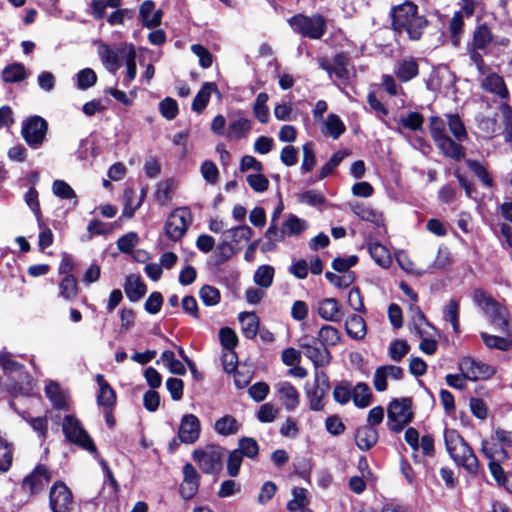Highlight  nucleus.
<instances>
[{
  "label": "nucleus",
  "instance_id": "1",
  "mask_svg": "<svg viewBox=\"0 0 512 512\" xmlns=\"http://www.w3.org/2000/svg\"><path fill=\"white\" fill-rule=\"evenodd\" d=\"M389 15L391 29L398 34L405 33L411 41H419L429 25L427 17L419 13L418 5L410 0L392 6Z\"/></svg>",
  "mask_w": 512,
  "mask_h": 512
},
{
  "label": "nucleus",
  "instance_id": "2",
  "mask_svg": "<svg viewBox=\"0 0 512 512\" xmlns=\"http://www.w3.org/2000/svg\"><path fill=\"white\" fill-rule=\"evenodd\" d=\"M429 132L436 147L448 158L459 161L465 157V148L446 133V123L439 116L429 118Z\"/></svg>",
  "mask_w": 512,
  "mask_h": 512
},
{
  "label": "nucleus",
  "instance_id": "3",
  "mask_svg": "<svg viewBox=\"0 0 512 512\" xmlns=\"http://www.w3.org/2000/svg\"><path fill=\"white\" fill-rule=\"evenodd\" d=\"M292 31L303 38L311 40L321 39L327 32V21L322 14L315 13L311 16L297 13L287 19Z\"/></svg>",
  "mask_w": 512,
  "mask_h": 512
},
{
  "label": "nucleus",
  "instance_id": "4",
  "mask_svg": "<svg viewBox=\"0 0 512 512\" xmlns=\"http://www.w3.org/2000/svg\"><path fill=\"white\" fill-rule=\"evenodd\" d=\"M62 431L68 442L88 451L95 457L98 456V449L93 439L84 429L81 421L75 415L68 414L64 416Z\"/></svg>",
  "mask_w": 512,
  "mask_h": 512
},
{
  "label": "nucleus",
  "instance_id": "5",
  "mask_svg": "<svg viewBox=\"0 0 512 512\" xmlns=\"http://www.w3.org/2000/svg\"><path fill=\"white\" fill-rule=\"evenodd\" d=\"M414 419L412 399L404 397L393 399L387 409V427L395 434L400 433Z\"/></svg>",
  "mask_w": 512,
  "mask_h": 512
},
{
  "label": "nucleus",
  "instance_id": "6",
  "mask_svg": "<svg viewBox=\"0 0 512 512\" xmlns=\"http://www.w3.org/2000/svg\"><path fill=\"white\" fill-rule=\"evenodd\" d=\"M192 222V214L188 207H179L174 209L164 225L166 237L173 241H180L186 234Z\"/></svg>",
  "mask_w": 512,
  "mask_h": 512
},
{
  "label": "nucleus",
  "instance_id": "7",
  "mask_svg": "<svg viewBox=\"0 0 512 512\" xmlns=\"http://www.w3.org/2000/svg\"><path fill=\"white\" fill-rule=\"evenodd\" d=\"M48 122L39 115L27 117L21 126V135L32 149L40 148L46 140Z\"/></svg>",
  "mask_w": 512,
  "mask_h": 512
},
{
  "label": "nucleus",
  "instance_id": "8",
  "mask_svg": "<svg viewBox=\"0 0 512 512\" xmlns=\"http://www.w3.org/2000/svg\"><path fill=\"white\" fill-rule=\"evenodd\" d=\"M225 449L219 445L208 446L206 450L196 449L192 458L198 463L204 474H216L223 468Z\"/></svg>",
  "mask_w": 512,
  "mask_h": 512
},
{
  "label": "nucleus",
  "instance_id": "9",
  "mask_svg": "<svg viewBox=\"0 0 512 512\" xmlns=\"http://www.w3.org/2000/svg\"><path fill=\"white\" fill-rule=\"evenodd\" d=\"M298 346L303 349L304 355L311 360L316 370L331 363L332 354L324 345L320 344L314 336L302 335L298 339Z\"/></svg>",
  "mask_w": 512,
  "mask_h": 512
},
{
  "label": "nucleus",
  "instance_id": "10",
  "mask_svg": "<svg viewBox=\"0 0 512 512\" xmlns=\"http://www.w3.org/2000/svg\"><path fill=\"white\" fill-rule=\"evenodd\" d=\"M52 477L51 469L46 464L39 463L23 478L21 488L30 497L39 495L51 482Z\"/></svg>",
  "mask_w": 512,
  "mask_h": 512
},
{
  "label": "nucleus",
  "instance_id": "11",
  "mask_svg": "<svg viewBox=\"0 0 512 512\" xmlns=\"http://www.w3.org/2000/svg\"><path fill=\"white\" fill-rule=\"evenodd\" d=\"M329 390L330 381L327 373L322 370H315L313 387L305 389L309 409L316 412L322 411L325 407L324 399Z\"/></svg>",
  "mask_w": 512,
  "mask_h": 512
},
{
  "label": "nucleus",
  "instance_id": "12",
  "mask_svg": "<svg viewBox=\"0 0 512 512\" xmlns=\"http://www.w3.org/2000/svg\"><path fill=\"white\" fill-rule=\"evenodd\" d=\"M74 497L71 489L62 480L55 481L49 490V507L52 512H72Z\"/></svg>",
  "mask_w": 512,
  "mask_h": 512
},
{
  "label": "nucleus",
  "instance_id": "13",
  "mask_svg": "<svg viewBox=\"0 0 512 512\" xmlns=\"http://www.w3.org/2000/svg\"><path fill=\"white\" fill-rule=\"evenodd\" d=\"M177 434L182 444H194L198 441L201 434V423L194 414H185L182 416Z\"/></svg>",
  "mask_w": 512,
  "mask_h": 512
},
{
  "label": "nucleus",
  "instance_id": "14",
  "mask_svg": "<svg viewBox=\"0 0 512 512\" xmlns=\"http://www.w3.org/2000/svg\"><path fill=\"white\" fill-rule=\"evenodd\" d=\"M450 458L457 466L463 467L468 473L472 475L478 473L480 467L479 460L466 440L459 445L458 450H455Z\"/></svg>",
  "mask_w": 512,
  "mask_h": 512
},
{
  "label": "nucleus",
  "instance_id": "15",
  "mask_svg": "<svg viewBox=\"0 0 512 512\" xmlns=\"http://www.w3.org/2000/svg\"><path fill=\"white\" fill-rule=\"evenodd\" d=\"M201 476L191 463L183 466V481L179 487V494L184 500H191L198 492Z\"/></svg>",
  "mask_w": 512,
  "mask_h": 512
},
{
  "label": "nucleus",
  "instance_id": "16",
  "mask_svg": "<svg viewBox=\"0 0 512 512\" xmlns=\"http://www.w3.org/2000/svg\"><path fill=\"white\" fill-rule=\"evenodd\" d=\"M459 367L461 371L466 372L468 380L473 382L478 379H489L496 373L492 366L471 357L463 358L459 363Z\"/></svg>",
  "mask_w": 512,
  "mask_h": 512
},
{
  "label": "nucleus",
  "instance_id": "17",
  "mask_svg": "<svg viewBox=\"0 0 512 512\" xmlns=\"http://www.w3.org/2000/svg\"><path fill=\"white\" fill-rule=\"evenodd\" d=\"M128 46L129 44L125 43L116 50H113L108 44H101L98 48V55L109 70L115 71L122 66L119 56L124 57Z\"/></svg>",
  "mask_w": 512,
  "mask_h": 512
},
{
  "label": "nucleus",
  "instance_id": "18",
  "mask_svg": "<svg viewBox=\"0 0 512 512\" xmlns=\"http://www.w3.org/2000/svg\"><path fill=\"white\" fill-rule=\"evenodd\" d=\"M163 11L155 10V2L153 0H145L139 7V18L142 26L148 29L158 27L162 22Z\"/></svg>",
  "mask_w": 512,
  "mask_h": 512
},
{
  "label": "nucleus",
  "instance_id": "19",
  "mask_svg": "<svg viewBox=\"0 0 512 512\" xmlns=\"http://www.w3.org/2000/svg\"><path fill=\"white\" fill-rule=\"evenodd\" d=\"M96 382L99 386L96 401L102 408L116 407L117 394L103 374H97Z\"/></svg>",
  "mask_w": 512,
  "mask_h": 512
},
{
  "label": "nucleus",
  "instance_id": "20",
  "mask_svg": "<svg viewBox=\"0 0 512 512\" xmlns=\"http://www.w3.org/2000/svg\"><path fill=\"white\" fill-rule=\"evenodd\" d=\"M481 87L483 90L495 94L501 99L508 100L510 98V92L504 78L495 72L489 73L483 79Z\"/></svg>",
  "mask_w": 512,
  "mask_h": 512
},
{
  "label": "nucleus",
  "instance_id": "21",
  "mask_svg": "<svg viewBox=\"0 0 512 512\" xmlns=\"http://www.w3.org/2000/svg\"><path fill=\"white\" fill-rule=\"evenodd\" d=\"M379 439L378 431L371 425L359 426L354 435L356 446L362 451H368L376 445Z\"/></svg>",
  "mask_w": 512,
  "mask_h": 512
},
{
  "label": "nucleus",
  "instance_id": "22",
  "mask_svg": "<svg viewBox=\"0 0 512 512\" xmlns=\"http://www.w3.org/2000/svg\"><path fill=\"white\" fill-rule=\"evenodd\" d=\"M394 74L400 82H409L418 76L419 64L413 57L400 59L395 65Z\"/></svg>",
  "mask_w": 512,
  "mask_h": 512
},
{
  "label": "nucleus",
  "instance_id": "23",
  "mask_svg": "<svg viewBox=\"0 0 512 512\" xmlns=\"http://www.w3.org/2000/svg\"><path fill=\"white\" fill-rule=\"evenodd\" d=\"M319 316L331 322H339L343 318V312L340 309V303L336 298H325L319 302Z\"/></svg>",
  "mask_w": 512,
  "mask_h": 512
},
{
  "label": "nucleus",
  "instance_id": "24",
  "mask_svg": "<svg viewBox=\"0 0 512 512\" xmlns=\"http://www.w3.org/2000/svg\"><path fill=\"white\" fill-rule=\"evenodd\" d=\"M124 292L131 302H137L145 296L147 286L140 276L129 275L125 280Z\"/></svg>",
  "mask_w": 512,
  "mask_h": 512
},
{
  "label": "nucleus",
  "instance_id": "25",
  "mask_svg": "<svg viewBox=\"0 0 512 512\" xmlns=\"http://www.w3.org/2000/svg\"><path fill=\"white\" fill-rule=\"evenodd\" d=\"M236 253L237 251L234 246L230 242L223 240L217 245L215 252L211 255L209 264L215 270H219L220 267L230 260Z\"/></svg>",
  "mask_w": 512,
  "mask_h": 512
},
{
  "label": "nucleus",
  "instance_id": "26",
  "mask_svg": "<svg viewBox=\"0 0 512 512\" xmlns=\"http://www.w3.org/2000/svg\"><path fill=\"white\" fill-rule=\"evenodd\" d=\"M278 392L280 400L288 411H293L299 406L300 394L292 383L288 381L280 383Z\"/></svg>",
  "mask_w": 512,
  "mask_h": 512
},
{
  "label": "nucleus",
  "instance_id": "27",
  "mask_svg": "<svg viewBox=\"0 0 512 512\" xmlns=\"http://www.w3.org/2000/svg\"><path fill=\"white\" fill-rule=\"evenodd\" d=\"M212 92H219L216 83L204 82L192 101V110L196 113H202L209 104Z\"/></svg>",
  "mask_w": 512,
  "mask_h": 512
},
{
  "label": "nucleus",
  "instance_id": "28",
  "mask_svg": "<svg viewBox=\"0 0 512 512\" xmlns=\"http://www.w3.org/2000/svg\"><path fill=\"white\" fill-rule=\"evenodd\" d=\"M350 64V57L346 52H339L333 57V68L332 75H335L337 79L341 81L343 85H347L350 82V72L348 66Z\"/></svg>",
  "mask_w": 512,
  "mask_h": 512
},
{
  "label": "nucleus",
  "instance_id": "29",
  "mask_svg": "<svg viewBox=\"0 0 512 512\" xmlns=\"http://www.w3.org/2000/svg\"><path fill=\"white\" fill-rule=\"evenodd\" d=\"M345 330L350 338L361 340L367 333L366 322L362 316L352 314L345 322Z\"/></svg>",
  "mask_w": 512,
  "mask_h": 512
},
{
  "label": "nucleus",
  "instance_id": "30",
  "mask_svg": "<svg viewBox=\"0 0 512 512\" xmlns=\"http://www.w3.org/2000/svg\"><path fill=\"white\" fill-rule=\"evenodd\" d=\"M352 211L363 221L370 222L377 227L384 226L382 213L376 211L370 206H365L362 203H356L352 206Z\"/></svg>",
  "mask_w": 512,
  "mask_h": 512
},
{
  "label": "nucleus",
  "instance_id": "31",
  "mask_svg": "<svg viewBox=\"0 0 512 512\" xmlns=\"http://www.w3.org/2000/svg\"><path fill=\"white\" fill-rule=\"evenodd\" d=\"M238 320L243 324L242 333L247 339H254L259 331L260 321L255 312H241Z\"/></svg>",
  "mask_w": 512,
  "mask_h": 512
},
{
  "label": "nucleus",
  "instance_id": "32",
  "mask_svg": "<svg viewBox=\"0 0 512 512\" xmlns=\"http://www.w3.org/2000/svg\"><path fill=\"white\" fill-rule=\"evenodd\" d=\"M58 290V297L65 301H73L80 293L76 277H61Z\"/></svg>",
  "mask_w": 512,
  "mask_h": 512
},
{
  "label": "nucleus",
  "instance_id": "33",
  "mask_svg": "<svg viewBox=\"0 0 512 512\" xmlns=\"http://www.w3.org/2000/svg\"><path fill=\"white\" fill-rule=\"evenodd\" d=\"M491 323L501 332L508 333L509 330V312L499 302L491 307Z\"/></svg>",
  "mask_w": 512,
  "mask_h": 512
},
{
  "label": "nucleus",
  "instance_id": "34",
  "mask_svg": "<svg viewBox=\"0 0 512 512\" xmlns=\"http://www.w3.org/2000/svg\"><path fill=\"white\" fill-rule=\"evenodd\" d=\"M506 337L491 335L486 332H481L480 337L483 341V343L488 347L489 349H496L500 351H508L512 347V338L511 334L508 331V333H505Z\"/></svg>",
  "mask_w": 512,
  "mask_h": 512
},
{
  "label": "nucleus",
  "instance_id": "35",
  "mask_svg": "<svg viewBox=\"0 0 512 512\" xmlns=\"http://www.w3.org/2000/svg\"><path fill=\"white\" fill-rule=\"evenodd\" d=\"M493 40V33L487 23L477 24L472 37V42L469 43L475 48L485 49Z\"/></svg>",
  "mask_w": 512,
  "mask_h": 512
},
{
  "label": "nucleus",
  "instance_id": "36",
  "mask_svg": "<svg viewBox=\"0 0 512 512\" xmlns=\"http://www.w3.org/2000/svg\"><path fill=\"white\" fill-rule=\"evenodd\" d=\"M1 77L6 83H19L27 78L26 68L18 62L8 64L2 70Z\"/></svg>",
  "mask_w": 512,
  "mask_h": 512
},
{
  "label": "nucleus",
  "instance_id": "37",
  "mask_svg": "<svg viewBox=\"0 0 512 512\" xmlns=\"http://www.w3.org/2000/svg\"><path fill=\"white\" fill-rule=\"evenodd\" d=\"M121 5L122 0H91L88 13L98 21L106 16L107 8H118Z\"/></svg>",
  "mask_w": 512,
  "mask_h": 512
},
{
  "label": "nucleus",
  "instance_id": "38",
  "mask_svg": "<svg viewBox=\"0 0 512 512\" xmlns=\"http://www.w3.org/2000/svg\"><path fill=\"white\" fill-rule=\"evenodd\" d=\"M305 230V221L294 214H290L280 229V242L285 236H298Z\"/></svg>",
  "mask_w": 512,
  "mask_h": 512
},
{
  "label": "nucleus",
  "instance_id": "39",
  "mask_svg": "<svg viewBox=\"0 0 512 512\" xmlns=\"http://www.w3.org/2000/svg\"><path fill=\"white\" fill-rule=\"evenodd\" d=\"M315 338L320 344L329 349V347H334L340 343L341 333L337 328L331 325H323L318 331V336Z\"/></svg>",
  "mask_w": 512,
  "mask_h": 512
},
{
  "label": "nucleus",
  "instance_id": "40",
  "mask_svg": "<svg viewBox=\"0 0 512 512\" xmlns=\"http://www.w3.org/2000/svg\"><path fill=\"white\" fill-rule=\"evenodd\" d=\"M240 425L237 419L232 415H225L217 419L214 423V430L221 436H229L239 431Z\"/></svg>",
  "mask_w": 512,
  "mask_h": 512
},
{
  "label": "nucleus",
  "instance_id": "41",
  "mask_svg": "<svg viewBox=\"0 0 512 512\" xmlns=\"http://www.w3.org/2000/svg\"><path fill=\"white\" fill-rule=\"evenodd\" d=\"M368 251L372 259L381 267L388 268L391 265V255L388 249L379 242L370 243Z\"/></svg>",
  "mask_w": 512,
  "mask_h": 512
},
{
  "label": "nucleus",
  "instance_id": "42",
  "mask_svg": "<svg viewBox=\"0 0 512 512\" xmlns=\"http://www.w3.org/2000/svg\"><path fill=\"white\" fill-rule=\"evenodd\" d=\"M252 128V123L248 118H239L232 121L227 130L229 139L239 140L247 136Z\"/></svg>",
  "mask_w": 512,
  "mask_h": 512
},
{
  "label": "nucleus",
  "instance_id": "43",
  "mask_svg": "<svg viewBox=\"0 0 512 512\" xmlns=\"http://www.w3.org/2000/svg\"><path fill=\"white\" fill-rule=\"evenodd\" d=\"M466 165L470 171L481 181V183L488 188H492L494 181L486 167L478 160L467 159Z\"/></svg>",
  "mask_w": 512,
  "mask_h": 512
},
{
  "label": "nucleus",
  "instance_id": "44",
  "mask_svg": "<svg viewBox=\"0 0 512 512\" xmlns=\"http://www.w3.org/2000/svg\"><path fill=\"white\" fill-rule=\"evenodd\" d=\"M353 402L358 408H365L372 402V392L368 384L359 382L353 388Z\"/></svg>",
  "mask_w": 512,
  "mask_h": 512
},
{
  "label": "nucleus",
  "instance_id": "45",
  "mask_svg": "<svg viewBox=\"0 0 512 512\" xmlns=\"http://www.w3.org/2000/svg\"><path fill=\"white\" fill-rule=\"evenodd\" d=\"M269 96L266 92L257 95L253 105V113L255 118L262 124H266L270 119V111L267 106Z\"/></svg>",
  "mask_w": 512,
  "mask_h": 512
},
{
  "label": "nucleus",
  "instance_id": "46",
  "mask_svg": "<svg viewBox=\"0 0 512 512\" xmlns=\"http://www.w3.org/2000/svg\"><path fill=\"white\" fill-rule=\"evenodd\" d=\"M24 200L27 206L32 210L37 222L38 226L42 227L43 225V215L40 207L39 201V193L35 187H30L28 191L24 195Z\"/></svg>",
  "mask_w": 512,
  "mask_h": 512
},
{
  "label": "nucleus",
  "instance_id": "47",
  "mask_svg": "<svg viewBox=\"0 0 512 512\" xmlns=\"http://www.w3.org/2000/svg\"><path fill=\"white\" fill-rule=\"evenodd\" d=\"M459 310V301L456 299H451L443 311L444 320L451 323L453 331L456 335H458L461 332L459 322Z\"/></svg>",
  "mask_w": 512,
  "mask_h": 512
},
{
  "label": "nucleus",
  "instance_id": "48",
  "mask_svg": "<svg viewBox=\"0 0 512 512\" xmlns=\"http://www.w3.org/2000/svg\"><path fill=\"white\" fill-rule=\"evenodd\" d=\"M325 128L326 131L324 132V134L329 135L334 140H337L346 131L345 124L343 123L341 118L335 113H330L327 116Z\"/></svg>",
  "mask_w": 512,
  "mask_h": 512
},
{
  "label": "nucleus",
  "instance_id": "49",
  "mask_svg": "<svg viewBox=\"0 0 512 512\" xmlns=\"http://www.w3.org/2000/svg\"><path fill=\"white\" fill-rule=\"evenodd\" d=\"M447 125L450 132L457 141H464L468 138V134L463 121L458 113L447 114Z\"/></svg>",
  "mask_w": 512,
  "mask_h": 512
},
{
  "label": "nucleus",
  "instance_id": "50",
  "mask_svg": "<svg viewBox=\"0 0 512 512\" xmlns=\"http://www.w3.org/2000/svg\"><path fill=\"white\" fill-rule=\"evenodd\" d=\"M463 12L456 11L449 23L450 39L453 46L458 47L464 28Z\"/></svg>",
  "mask_w": 512,
  "mask_h": 512
},
{
  "label": "nucleus",
  "instance_id": "51",
  "mask_svg": "<svg viewBox=\"0 0 512 512\" xmlns=\"http://www.w3.org/2000/svg\"><path fill=\"white\" fill-rule=\"evenodd\" d=\"M333 399L340 405H345L351 399L353 400V388L351 382H349L348 380L340 381L334 387Z\"/></svg>",
  "mask_w": 512,
  "mask_h": 512
},
{
  "label": "nucleus",
  "instance_id": "52",
  "mask_svg": "<svg viewBox=\"0 0 512 512\" xmlns=\"http://www.w3.org/2000/svg\"><path fill=\"white\" fill-rule=\"evenodd\" d=\"M409 310L412 313V326L415 331V334L418 337H423L424 331L422 330L421 326L423 324H426L429 327H433V325L430 323V321L425 316L422 309L416 305V304H410Z\"/></svg>",
  "mask_w": 512,
  "mask_h": 512
},
{
  "label": "nucleus",
  "instance_id": "53",
  "mask_svg": "<svg viewBox=\"0 0 512 512\" xmlns=\"http://www.w3.org/2000/svg\"><path fill=\"white\" fill-rule=\"evenodd\" d=\"M235 450L238 451L242 457L255 459L259 454V445L252 437H242L239 439L238 448Z\"/></svg>",
  "mask_w": 512,
  "mask_h": 512
},
{
  "label": "nucleus",
  "instance_id": "54",
  "mask_svg": "<svg viewBox=\"0 0 512 512\" xmlns=\"http://www.w3.org/2000/svg\"><path fill=\"white\" fill-rule=\"evenodd\" d=\"M347 155L348 153L345 150H339L333 153L330 159L321 167L318 174V179L322 180L332 174L334 169L340 165V163Z\"/></svg>",
  "mask_w": 512,
  "mask_h": 512
},
{
  "label": "nucleus",
  "instance_id": "55",
  "mask_svg": "<svg viewBox=\"0 0 512 512\" xmlns=\"http://www.w3.org/2000/svg\"><path fill=\"white\" fill-rule=\"evenodd\" d=\"M424 121V116L417 111L409 112L406 116H401L399 119V123L411 131H423Z\"/></svg>",
  "mask_w": 512,
  "mask_h": 512
},
{
  "label": "nucleus",
  "instance_id": "56",
  "mask_svg": "<svg viewBox=\"0 0 512 512\" xmlns=\"http://www.w3.org/2000/svg\"><path fill=\"white\" fill-rule=\"evenodd\" d=\"M45 392L55 408L67 410L68 404L66 398L57 383L46 386Z\"/></svg>",
  "mask_w": 512,
  "mask_h": 512
},
{
  "label": "nucleus",
  "instance_id": "57",
  "mask_svg": "<svg viewBox=\"0 0 512 512\" xmlns=\"http://www.w3.org/2000/svg\"><path fill=\"white\" fill-rule=\"evenodd\" d=\"M274 273V267L270 265H261L257 268L254 274V281L258 286L268 288L273 283Z\"/></svg>",
  "mask_w": 512,
  "mask_h": 512
},
{
  "label": "nucleus",
  "instance_id": "58",
  "mask_svg": "<svg viewBox=\"0 0 512 512\" xmlns=\"http://www.w3.org/2000/svg\"><path fill=\"white\" fill-rule=\"evenodd\" d=\"M124 57L127 70L123 81L125 84H129L135 79L137 75L136 52L133 44H129L128 50Z\"/></svg>",
  "mask_w": 512,
  "mask_h": 512
},
{
  "label": "nucleus",
  "instance_id": "59",
  "mask_svg": "<svg viewBox=\"0 0 512 512\" xmlns=\"http://www.w3.org/2000/svg\"><path fill=\"white\" fill-rule=\"evenodd\" d=\"M199 297L205 306H215L221 301L219 289L208 284L200 288Z\"/></svg>",
  "mask_w": 512,
  "mask_h": 512
},
{
  "label": "nucleus",
  "instance_id": "60",
  "mask_svg": "<svg viewBox=\"0 0 512 512\" xmlns=\"http://www.w3.org/2000/svg\"><path fill=\"white\" fill-rule=\"evenodd\" d=\"M443 436L449 456H453L455 450H458L459 445L465 441L463 436L455 429L445 428Z\"/></svg>",
  "mask_w": 512,
  "mask_h": 512
},
{
  "label": "nucleus",
  "instance_id": "61",
  "mask_svg": "<svg viewBox=\"0 0 512 512\" xmlns=\"http://www.w3.org/2000/svg\"><path fill=\"white\" fill-rule=\"evenodd\" d=\"M325 278L336 288L346 289L352 285L356 280V274L353 271L348 272L346 275L339 276L333 272L327 271Z\"/></svg>",
  "mask_w": 512,
  "mask_h": 512
},
{
  "label": "nucleus",
  "instance_id": "62",
  "mask_svg": "<svg viewBox=\"0 0 512 512\" xmlns=\"http://www.w3.org/2000/svg\"><path fill=\"white\" fill-rule=\"evenodd\" d=\"M314 144L312 141L307 142L303 145V160L301 164V172L303 174L309 173L313 170L316 165V154L313 148Z\"/></svg>",
  "mask_w": 512,
  "mask_h": 512
},
{
  "label": "nucleus",
  "instance_id": "63",
  "mask_svg": "<svg viewBox=\"0 0 512 512\" xmlns=\"http://www.w3.org/2000/svg\"><path fill=\"white\" fill-rule=\"evenodd\" d=\"M76 261L73 256L67 252L61 254V260L58 266V274L61 277H76Z\"/></svg>",
  "mask_w": 512,
  "mask_h": 512
},
{
  "label": "nucleus",
  "instance_id": "64",
  "mask_svg": "<svg viewBox=\"0 0 512 512\" xmlns=\"http://www.w3.org/2000/svg\"><path fill=\"white\" fill-rule=\"evenodd\" d=\"M499 110L503 117L505 141L512 143V106L507 102H502Z\"/></svg>",
  "mask_w": 512,
  "mask_h": 512
}]
</instances>
